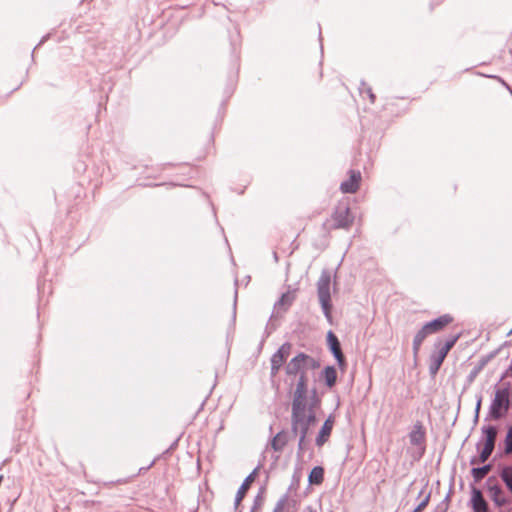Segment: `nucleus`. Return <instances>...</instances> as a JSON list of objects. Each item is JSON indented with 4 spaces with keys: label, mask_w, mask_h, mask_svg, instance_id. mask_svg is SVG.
<instances>
[{
    "label": "nucleus",
    "mask_w": 512,
    "mask_h": 512,
    "mask_svg": "<svg viewBox=\"0 0 512 512\" xmlns=\"http://www.w3.org/2000/svg\"><path fill=\"white\" fill-rule=\"evenodd\" d=\"M292 348L291 343L285 342L282 344L278 350L271 356L270 362L271 365H276L282 367L287 357L290 354V350Z\"/></svg>",
    "instance_id": "2eb2a0df"
},
{
    "label": "nucleus",
    "mask_w": 512,
    "mask_h": 512,
    "mask_svg": "<svg viewBox=\"0 0 512 512\" xmlns=\"http://www.w3.org/2000/svg\"><path fill=\"white\" fill-rule=\"evenodd\" d=\"M485 487L495 506L503 507L509 503V499L505 496V492L495 476L488 477Z\"/></svg>",
    "instance_id": "423d86ee"
},
{
    "label": "nucleus",
    "mask_w": 512,
    "mask_h": 512,
    "mask_svg": "<svg viewBox=\"0 0 512 512\" xmlns=\"http://www.w3.org/2000/svg\"><path fill=\"white\" fill-rule=\"evenodd\" d=\"M264 488H261L258 494L254 497L252 507L254 510H261L264 504Z\"/></svg>",
    "instance_id": "c756f323"
},
{
    "label": "nucleus",
    "mask_w": 512,
    "mask_h": 512,
    "mask_svg": "<svg viewBox=\"0 0 512 512\" xmlns=\"http://www.w3.org/2000/svg\"><path fill=\"white\" fill-rule=\"evenodd\" d=\"M510 390V382H504L502 387L496 388L494 398L492 399L489 406L488 415L485 418L486 421H497L503 418L508 413L511 407Z\"/></svg>",
    "instance_id": "7ed1b4c3"
},
{
    "label": "nucleus",
    "mask_w": 512,
    "mask_h": 512,
    "mask_svg": "<svg viewBox=\"0 0 512 512\" xmlns=\"http://www.w3.org/2000/svg\"><path fill=\"white\" fill-rule=\"evenodd\" d=\"M512 334V329L509 331L508 335H511Z\"/></svg>",
    "instance_id": "c03bdc74"
},
{
    "label": "nucleus",
    "mask_w": 512,
    "mask_h": 512,
    "mask_svg": "<svg viewBox=\"0 0 512 512\" xmlns=\"http://www.w3.org/2000/svg\"><path fill=\"white\" fill-rule=\"evenodd\" d=\"M360 180L361 173L359 171L350 170V176L347 180L341 183L340 190L343 193H355L359 188Z\"/></svg>",
    "instance_id": "9b49d317"
},
{
    "label": "nucleus",
    "mask_w": 512,
    "mask_h": 512,
    "mask_svg": "<svg viewBox=\"0 0 512 512\" xmlns=\"http://www.w3.org/2000/svg\"><path fill=\"white\" fill-rule=\"evenodd\" d=\"M237 294H238V293H237V289H235V294H234V310L236 309ZM235 313H236V312L234 311V314H235Z\"/></svg>",
    "instance_id": "e433bc0d"
},
{
    "label": "nucleus",
    "mask_w": 512,
    "mask_h": 512,
    "mask_svg": "<svg viewBox=\"0 0 512 512\" xmlns=\"http://www.w3.org/2000/svg\"><path fill=\"white\" fill-rule=\"evenodd\" d=\"M294 294L291 292L283 293L280 299L275 303V307L277 306H286L289 307L294 301Z\"/></svg>",
    "instance_id": "cd10ccee"
},
{
    "label": "nucleus",
    "mask_w": 512,
    "mask_h": 512,
    "mask_svg": "<svg viewBox=\"0 0 512 512\" xmlns=\"http://www.w3.org/2000/svg\"><path fill=\"white\" fill-rule=\"evenodd\" d=\"M507 345V342H505L504 344H502L500 347H498L497 349H494L493 351H491L490 353H488L487 355L481 357L480 361H479V366L480 368L484 367L485 365H487L492 359H494L501 351V349L503 348V346Z\"/></svg>",
    "instance_id": "a878e982"
},
{
    "label": "nucleus",
    "mask_w": 512,
    "mask_h": 512,
    "mask_svg": "<svg viewBox=\"0 0 512 512\" xmlns=\"http://www.w3.org/2000/svg\"><path fill=\"white\" fill-rule=\"evenodd\" d=\"M250 512H261V510H254L253 508H251Z\"/></svg>",
    "instance_id": "37998d69"
},
{
    "label": "nucleus",
    "mask_w": 512,
    "mask_h": 512,
    "mask_svg": "<svg viewBox=\"0 0 512 512\" xmlns=\"http://www.w3.org/2000/svg\"><path fill=\"white\" fill-rule=\"evenodd\" d=\"M447 354L448 353L445 350H442L439 347H438L437 351H434L433 353H431V355L429 357V374L431 376H435L438 373Z\"/></svg>",
    "instance_id": "f8f14e48"
},
{
    "label": "nucleus",
    "mask_w": 512,
    "mask_h": 512,
    "mask_svg": "<svg viewBox=\"0 0 512 512\" xmlns=\"http://www.w3.org/2000/svg\"><path fill=\"white\" fill-rule=\"evenodd\" d=\"M470 506L473 512H488L489 505L485 500L482 491L476 487L471 489Z\"/></svg>",
    "instance_id": "9d476101"
},
{
    "label": "nucleus",
    "mask_w": 512,
    "mask_h": 512,
    "mask_svg": "<svg viewBox=\"0 0 512 512\" xmlns=\"http://www.w3.org/2000/svg\"><path fill=\"white\" fill-rule=\"evenodd\" d=\"M331 273L329 270L324 269L317 281V295L327 321L332 324V303H331Z\"/></svg>",
    "instance_id": "20e7f679"
},
{
    "label": "nucleus",
    "mask_w": 512,
    "mask_h": 512,
    "mask_svg": "<svg viewBox=\"0 0 512 512\" xmlns=\"http://www.w3.org/2000/svg\"><path fill=\"white\" fill-rule=\"evenodd\" d=\"M425 435H426V432H425L423 424L420 421H417L413 425V428H412L411 432L409 433L410 443L413 446L422 445L425 441Z\"/></svg>",
    "instance_id": "dca6fc26"
},
{
    "label": "nucleus",
    "mask_w": 512,
    "mask_h": 512,
    "mask_svg": "<svg viewBox=\"0 0 512 512\" xmlns=\"http://www.w3.org/2000/svg\"><path fill=\"white\" fill-rule=\"evenodd\" d=\"M280 369H281V367H280V366L271 365V370H270V375H271V377H272V378H273V377H275V376L278 374V372H279V370H280Z\"/></svg>",
    "instance_id": "f704fd0d"
},
{
    "label": "nucleus",
    "mask_w": 512,
    "mask_h": 512,
    "mask_svg": "<svg viewBox=\"0 0 512 512\" xmlns=\"http://www.w3.org/2000/svg\"><path fill=\"white\" fill-rule=\"evenodd\" d=\"M423 494H424V490L422 489V490L419 492L418 498H420L421 496H423Z\"/></svg>",
    "instance_id": "79ce46f5"
},
{
    "label": "nucleus",
    "mask_w": 512,
    "mask_h": 512,
    "mask_svg": "<svg viewBox=\"0 0 512 512\" xmlns=\"http://www.w3.org/2000/svg\"><path fill=\"white\" fill-rule=\"evenodd\" d=\"M453 321V317L449 314H443L436 319H433L427 323H425L426 328L430 330V332L437 333L444 329L447 325H449Z\"/></svg>",
    "instance_id": "4468645a"
},
{
    "label": "nucleus",
    "mask_w": 512,
    "mask_h": 512,
    "mask_svg": "<svg viewBox=\"0 0 512 512\" xmlns=\"http://www.w3.org/2000/svg\"><path fill=\"white\" fill-rule=\"evenodd\" d=\"M492 453H493V450L482 446V448L479 449V457L471 458L470 464L474 465L477 462L485 463L489 459V457L491 456Z\"/></svg>",
    "instance_id": "b1692460"
},
{
    "label": "nucleus",
    "mask_w": 512,
    "mask_h": 512,
    "mask_svg": "<svg viewBox=\"0 0 512 512\" xmlns=\"http://www.w3.org/2000/svg\"><path fill=\"white\" fill-rule=\"evenodd\" d=\"M499 477L507 490L512 494V465H505L499 469Z\"/></svg>",
    "instance_id": "412c9836"
},
{
    "label": "nucleus",
    "mask_w": 512,
    "mask_h": 512,
    "mask_svg": "<svg viewBox=\"0 0 512 512\" xmlns=\"http://www.w3.org/2000/svg\"><path fill=\"white\" fill-rule=\"evenodd\" d=\"M359 93L362 97H364V95H367L368 98L370 99L371 103L375 102L376 97L372 91V88L370 86H368L367 83L363 80L361 81L360 86H359Z\"/></svg>",
    "instance_id": "bb28decb"
},
{
    "label": "nucleus",
    "mask_w": 512,
    "mask_h": 512,
    "mask_svg": "<svg viewBox=\"0 0 512 512\" xmlns=\"http://www.w3.org/2000/svg\"><path fill=\"white\" fill-rule=\"evenodd\" d=\"M450 494L448 493L445 498L437 505L434 512H447L449 509Z\"/></svg>",
    "instance_id": "7c9ffc66"
},
{
    "label": "nucleus",
    "mask_w": 512,
    "mask_h": 512,
    "mask_svg": "<svg viewBox=\"0 0 512 512\" xmlns=\"http://www.w3.org/2000/svg\"><path fill=\"white\" fill-rule=\"evenodd\" d=\"M482 437L481 440L477 443L476 448L479 450L481 444L483 443V447L489 448L494 451L498 430L494 425H484L481 428Z\"/></svg>",
    "instance_id": "6e6552de"
},
{
    "label": "nucleus",
    "mask_w": 512,
    "mask_h": 512,
    "mask_svg": "<svg viewBox=\"0 0 512 512\" xmlns=\"http://www.w3.org/2000/svg\"><path fill=\"white\" fill-rule=\"evenodd\" d=\"M432 334L429 329L426 328V325L424 324L420 330L417 331V333L414 336L413 343H412V350L414 357L416 358L420 347L423 343V341L426 339V337Z\"/></svg>",
    "instance_id": "f3484780"
},
{
    "label": "nucleus",
    "mask_w": 512,
    "mask_h": 512,
    "mask_svg": "<svg viewBox=\"0 0 512 512\" xmlns=\"http://www.w3.org/2000/svg\"><path fill=\"white\" fill-rule=\"evenodd\" d=\"M331 218L333 220L332 229L348 230L354 222V216L346 202H340L335 207Z\"/></svg>",
    "instance_id": "39448f33"
},
{
    "label": "nucleus",
    "mask_w": 512,
    "mask_h": 512,
    "mask_svg": "<svg viewBox=\"0 0 512 512\" xmlns=\"http://www.w3.org/2000/svg\"><path fill=\"white\" fill-rule=\"evenodd\" d=\"M289 441V435L285 431L278 432L271 441V447L276 452H281Z\"/></svg>",
    "instance_id": "6ab92c4d"
},
{
    "label": "nucleus",
    "mask_w": 512,
    "mask_h": 512,
    "mask_svg": "<svg viewBox=\"0 0 512 512\" xmlns=\"http://www.w3.org/2000/svg\"><path fill=\"white\" fill-rule=\"evenodd\" d=\"M288 500V494H284L276 503L273 512H282Z\"/></svg>",
    "instance_id": "2f4dec72"
},
{
    "label": "nucleus",
    "mask_w": 512,
    "mask_h": 512,
    "mask_svg": "<svg viewBox=\"0 0 512 512\" xmlns=\"http://www.w3.org/2000/svg\"><path fill=\"white\" fill-rule=\"evenodd\" d=\"M303 512H314L313 508L311 506H307L304 508Z\"/></svg>",
    "instance_id": "58836bf2"
},
{
    "label": "nucleus",
    "mask_w": 512,
    "mask_h": 512,
    "mask_svg": "<svg viewBox=\"0 0 512 512\" xmlns=\"http://www.w3.org/2000/svg\"><path fill=\"white\" fill-rule=\"evenodd\" d=\"M492 469L491 464H485L481 467H474L471 470V475L475 482H480Z\"/></svg>",
    "instance_id": "5701e85b"
},
{
    "label": "nucleus",
    "mask_w": 512,
    "mask_h": 512,
    "mask_svg": "<svg viewBox=\"0 0 512 512\" xmlns=\"http://www.w3.org/2000/svg\"><path fill=\"white\" fill-rule=\"evenodd\" d=\"M430 493H427L423 496L420 503L416 506V508L412 512H421L429 503Z\"/></svg>",
    "instance_id": "473e14b6"
},
{
    "label": "nucleus",
    "mask_w": 512,
    "mask_h": 512,
    "mask_svg": "<svg viewBox=\"0 0 512 512\" xmlns=\"http://www.w3.org/2000/svg\"><path fill=\"white\" fill-rule=\"evenodd\" d=\"M459 339V334L450 336L444 344L441 343V341L435 343L436 348H441L442 350H445L447 353L453 348V346L456 344V342Z\"/></svg>",
    "instance_id": "393cba45"
},
{
    "label": "nucleus",
    "mask_w": 512,
    "mask_h": 512,
    "mask_svg": "<svg viewBox=\"0 0 512 512\" xmlns=\"http://www.w3.org/2000/svg\"><path fill=\"white\" fill-rule=\"evenodd\" d=\"M154 463H155V461H152V462H151L147 467H145V468H140V470H139V471H142V470H148V469H150V468L154 465Z\"/></svg>",
    "instance_id": "4c0bfd02"
},
{
    "label": "nucleus",
    "mask_w": 512,
    "mask_h": 512,
    "mask_svg": "<svg viewBox=\"0 0 512 512\" xmlns=\"http://www.w3.org/2000/svg\"><path fill=\"white\" fill-rule=\"evenodd\" d=\"M257 473V468H255L242 482L241 486L239 487L235 499H234V512H241L239 510V506L244 499L251 483L255 480Z\"/></svg>",
    "instance_id": "1a4fd4ad"
},
{
    "label": "nucleus",
    "mask_w": 512,
    "mask_h": 512,
    "mask_svg": "<svg viewBox=\"0 0 512 512\" xmlns=\"http://www.w3.org/2000/svg\"><path fill=\"white\" fill-rule=\"evenodd\" d=\"M504 453L506 455L512 454V425L508 427L507 433L504 439Z\"/></svg>",
    "instance_id": "c85d7f7f"
},
{
    "label": "nucleus",
    "mask_w": 512,
    "mask_h": 512,
    "mask_svg": "<svg viewBox=\"0 0 512 512\" xmlns=\"http://www.w3.org/2000/svg\"><path fill=\"white\" fill-rule=\"evenodd\" d=\"M317 421L316 414L306 413V404H291V435L298 439V457H302L309 441V428Z\"/></svg>",
    "instance_id": "f03ea898"
},
{
    "label": "nucleus",
    "mask_w": 512,
    "mask_h": 512,
    "mask_svg": "<svg viewBox=\"0 0 512 512\" xmlns=\"http://www.w3.org/2000/svg\"><path fill=\"white\" fill-rule=\"evenodd\" d=\"M321 399L318 396L317 390L313 388L310 391V394L306 395V413H313L316 414V409L320 406Z\"/></svg>",
    "instance_id": "a211bd4d"
},
{
    "label": "nucleus",
    "mask_w": 512,
    "mask_h": 512,
    "mask_svg": "<svg viewBox=\"0 0 512 512\" xmlns=\"http://www.w3.org/2000/svg\"><path fill=\"white\" fill-rule=\"evenodd\" d=\"M46 38H47V36L43 37V39H42V40H40V42H39L38 46H39L40 44H42V43L46 40Z\"/></svg>",
    "instance_id": "a19ab883"
},
{
    "label": "nucleus",
    "mask_w": 512,
    "mask_h": 512,
    "mask_svg": "<svg viewBox=\"0 0 512 512\" xmlns=\"http://www.w3.org/2000/svg\"><path fill=\"white\" fill-rule=\"evenodd\" d=\"M320 367V361L304 352L297 353L285 366L288 377L296 379L291 404H306L308 394V372Z\"/></svg>",
    "instance_id": "f257e3e1"
},
{
    "label": "nucleus",
    "mask_w": 512,
    "mask_h": 512,
    "mask_svg": "<svg viewBox=\"0 0 512 512\" xmlns=\"http://www.w3.org/2000/svg\"><path fill=\"white\" fill-rule=\"evenodd\" d=\"M479 420V414H477V412H475L474 414V423H477Z\"/></svg>",
    "instance_id": "ea45409f"
},
{
    "label": "nucleus",
    "mask_w": 512,
    "mask_h": 512,
    "mask_svg": "<svg viewBox=\"0 0 512 512\" xmlns=\"http://www.w3.org/2000/svg\"><path fill=\"white\" fill-rule=\"evenodd\" d=\"M333 425H334V418L332 415H330L324 421V423L318 433V436L316 437L315 442L318 447L323 446L324 443L327 442V440L332 432Z\"/></svg>",
    "instance_id": "ddd939ff"
},
{
    "label": "nucleus",
    "mask_w": 512,
    "mask_h": 512,
    "mask_svg": "<svg viewBox=\"0 0 512 512\" xmlns=\"http://www.w3.org/2000/svg\"><path fill=\"white\" fill-rule=\"evenodd\" d=\"M322 379L327 387L332 388L337 381V371L334 366H326L322 371Z\"/></svg>",
    "instance_id": "aec40b11"
},
{
    "label": "nucleus",
    "mask_w": 512,
    "mask_h": 512,
    "mask_svg": "<svg viewBox=\"0 0 512 512\" xmlns=\"http://www.w3.org/2000/svg\"><path fill=\"white\" fill-rule=\"evenodd\" d=\"M481 404H482V396L479 395L477 397V401H476V405H475V412H477V414H480Z\"/></svg>",
    "instance_id": "72a5a7b5"
},
{
    "label": "nucleus",
    "mask_w": 512,
    "mask_h": 512,
    "mask_svg": "<svg viewBox=\"0 0 512 512\" xmlns=\"http://www.w3.org/2000/svg\"><path fill=\"white\" fill-rule=\"evenodd\" d=\"M324 480V468L322 466H315L312 468L308 475V482L310 485H320Z\"/></svg>",
    "instance_id": "4be33fe9"
},
{
    "label": "nucleus",
    "mask_w": 512,
    "mask_h": 512,
    "mask_svg": "<svg viewBox=\"0 0 512 512\" xmlns=\"http://www.w3.org/2000/svg\"><path fill=\"white\" fill-rule=\"evenodd\" d=\"M491 78H495V79H498L512 94V89L510 88V86L503 80L501 79L500 77L498 76H490Z\"/></svg>",
    "instance_id": "c9c22d12"
},
{
    "label": "nucleus",
    "mask_w": 512,
    "mask_h": 512,
    "mask_svg": "<svg viewBox=\"0 0 512 512\" xmlns=\"http://www.w3.org/2000/svg\"><path fill=\"white\" fill-rule=\"evenodd\" d=\"M327 344L339 367L343 370L346 367V359L342 352L340 341L332 331L327 333Z\"/></svg>",
    "instance_id": "0eeeda50"
}]
</instances>
